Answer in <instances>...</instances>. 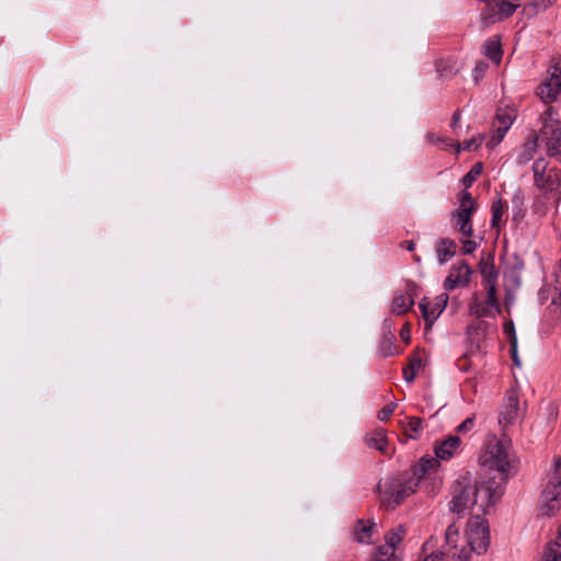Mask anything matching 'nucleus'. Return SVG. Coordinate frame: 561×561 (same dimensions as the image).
Segmentation results:
<instances>
[{"label":"nucleus","mask_w":561,"mask_h":561,"mask_svg":"<svg viewBox=\"0 0 561 561\" xmlns=\"http://www.w3.org/2000/svg\"><path fill=\"white\" fill-rule=\"evenodd\" d=\"M515 118H516V112L512 107L499 108L496 111V114H495V117L493 121L494 134L488 142L489 147H494L503 140L505 134L511 128Z\"/></svg>","instance_id":"obj_11"},{"label":"nucleus","mask_w":561,"mask_h":561,"mask_svg":"<svg viewBox=\"0 0 561 561\" xmlns=\"http://www.w3.org/2000/svg\"><path fill=\"white\" fill-rule=\"evenodd\" d=\"M534 184L542 193L550 194L553 204L561 202V169L549 167V161L538 158L533 163Z\"/></svg>","instance_id":"obj_4"},{"label":"nucleus","mask_w":561,"mask_h":561,"mask_svg":"<svg viewBox=\"0 0 561 561\" xmlns=\"http://www.w3.org/2000/svg\"><path fill=\"white\" fill-rule=\"evenodd\" d=\"M436 71L442 78H453L459 71L457 64L455 60L448 59H439L435 64Z\"/></svg>","instance_id":"obj_27"},{"label":"nucleus","mask_w":561,"mask_h":561,"mask_svg":"<svg viewBox=\"0 0 561 561\" xmlns=\"http://www.w3.org/2000/svg\"><path fill=\"white\" fill-rule=\"evenodd\" d=\"M440 480L437 479V478H433V482H432V489L428 490V492H435L436 489H438L440 486Z\"/></svg>","instance_id":"obj_51"},{"label":"nucleus","mask_w":561,"mask_h":561,"mask_svg":"<svg viewBox=\"0 0 561 561\" xmlns=\"http://www.w3.org/2000/svg\"><path fill=\"white\" fill-rule=\"evenodd\" d=\"M512 219L514 222H520L526 216L525 194L522 188H517L512 196Z\"/></svg>","instance_id":"obj_23"},{"label":"nucleus","mask_w":561,"mask_h":561,"mask_svg":"<svg viewBox=\"0 0 561 561\" xmlns=\"http://www.w3.org/2000/svg\"><path fill=\"white\" fill-rule=\"evenodd\" d=\"M401 247L404 248L405 250L412 252L415 249V243L412 240H405L401 243Z\"/></svg>","instance_id":"obj_50"},{"label":"nucleus","mask_w":561,"mask_h":561,"mask_svg":"<svg viewBox=\"0 0 561 561\" xmlns=\"http://www.w3.org/2000/svg\"><path fill=\"white\" fill-rule=\"evenodd\" d=\"M397 408L396 402H391L385 405L381 410L378 411L377 417L379 421L385 422L390 419Z\"/></svg>","instance_id":"obj_43"},{"label":"nucleus","mask_w":561,"mask_h":561,"mask_svg":"<svg viewBox=\"0 0 561 561\" xmlns=\"http://www.w3.org/2000/svg\"><path fill=\"white\" fill-rule=\"evenodd\" d=\"M426 139L433 145H445L447 147H455V142L448 137H440L434 133H427Z\"/></svg>","instance_id":"obj_41"},{"label":"nucleus","mask_w":561,"mask_h":561,"mask_svg":"<svg viewBox=\"0 0 561 561\" xmlns=\"http://www.w3.org/2000/svg\"><path fill=\"white\" fill-rule=\"evenodd\" d=\"M519 399L515 390H508L499 413V424L506 428L512 425L518 416Z\"/></svg>","instance_id":"obj_15"},{"label":"nucleus","mask_w":561,"mask_h":561,"mask_svg":"<svg viewBox=\"0 0 561 561\" xmlns=\"http://www.w3.org/2000/svg\"><path fill=\"white\" fill-rule=\"evenodd\" d=\"M422 427H423V419H421L419 416L409 417L407 435L410 438H415L416 434L422 430Z\"/></svg>","instance_id":"obj_39"},{"label":"nucleus","mask_w":561,"mask_h":561,"mask_svg":"<svg viewBox=\"0 0 561 561\" xmlns=\"http://www.w3.org/2000/svg\"><path fill=\"white\" fill-rule=\"evenodd\" d=\"M470 556L465 548L458 550L456 546H453L449 550H446V556L443 561H469Z\"/></svg>","instance_id":"obj_36"},{"label":"nucleus","mask_w":561,"mask_h":561,"mask_svg":"<svg viewBox=\"0 0 561 561\" xmlns=\"http://www.w3.org/2000/svg\"><path fill=\"white\" fill-rule=\"evenodd\" d=\"M456 535H457V529L455 528V526L454 525L448 526V528L446 529V534H445L446 546L448 547L447 550L453 548L451 547L453 536H456Z\"/></svg>","instance_id":"obj_47"},{"label":"nucleus","mask_w":561,"mask_h":561,"mask_svg":"<svg viewBox=\"0 0 561 561\" xmlns=\"http://www.w3.org/2000/svg\"><path fill=\"white\" fill-rule=\"evenodd\" d=\"M503 329H504V333L507 335V337L510 340L512 358L516 365H519V362L517 358V336H516L515 327H514L513 321H506L504 323Z\"/></svg>","instance_id":"obj_29"},{"label":"nucleus","mask_w":561,"mask_h":561,"mask_svg":"<svg viewBox=\"0 0 561 561\" xmlns=\"http://www.w3.org/2000/svg\"><path fill=\"white\" fill-rule=\"evenodd\" d=\"M419 480L411 478L409 472H403L380 481L377 490L380 496L381 506L386 510H394L407 497L415 493Z\"/></svg>","instance_id":"obj_2"},{"label":"nucleus","mask_w":561,"mask_h":561,"mask_svg":"<svg viewBox=\"0 0 561 561\" xmlns=\"http://www.w3.org/2000/svg\"><path fill=\"white\" fill-rule=\"evenodd\" d=\"M432 540H427L422 546V553L424 558L421 561H443L446 556V550L430 551L432 549Z\"/></svg>","instance_id":"obj_33"},{"label":"nucleus","mask_w":561,"mask_h":561,"mask_svg":"<svg viewBox=\"0 0 561 561\" xmlns=\"http://www.w3.org/2000/svg\"><path fill=\"white\" fill-rule=\"evenodd\" d=\"M483 140L484 137L482 135H478L470 138L469 140L455 144L456 152L458 153L460 151H474L482 145Z\"/></svg>","instance_id":"obj_34"},{"label":"nucleus","mask_w":561,"mask_h":561,"mask_svg":"<svg viewBox=\"0 0 561 561\" xmlns=\"http://www.w3.org/2000/svg\"><path fill=\"white\" fill-rule=\"evenodd\" d=\"M557 115L553 107L545 111L538 137L547 154L561 163V122L557 118Z\"/></svg>","instance_id":"obj_5"},{"label":"nucleus","mask_w":561,"mask_h":561,"mask_svg":"<svg viewBox=\"0 0 561 561\" xmlns=\"http://www.w3.org/2000/svg\"><path fill=\"white\" fill-rule=\"evenodd\" d=\"M482 172V163L478 162L472 165L470 171L462 178V184L468 188L470 187L473 182L477 180V178Z\"/></svg>","instance_id":"obj_38"},{"label":"nucleus","mask_w":561,"mask_h":561,"mask_svg":"<svg viewBox=\"0 0 561 561\" xmlns=\"http://www.w3.org/2000/svg\"><path fill=\"white\" fill-rule=\"evenodd\" d=\"M374 528V523H365L362 519L358 520L353 531L354 540L359 543H370Z\"/></svg>","instance_id":"obj_25"},{"label":"nucleus","mask_w":561,"mask_h":561,"mask_svg":"<svg viewBox=\"0 0 561 561\" xmlns=\"http://www.w3.org/2000/svg\"><path fill=\"white\" fill-rule=\"evenodd\" d=\"M410 334H411L410 324H409V323H405V324L403 325V328L400 330V337H401L405 343H409V342H410Z\"/></svg>","instance_id":"obj_48"},{"label":"nucleus","mask_w":561,"mask_h":561,"mask_svg":"<svg viewBox=\"0 0 561 561\" xmlns=\"http://www.w3.org/2000/svg\"><path fill=\"white\" fill-rule=\"evenodd\" d=\"M472 270L469 264L465 261L459 264H454L447 277L444 280V288L446 290H454L458 287H466L471 280Z\"/></svg>","instance_id":"obj_14"},{"label":"nucleus","mask_w":561,"mask_h":561,"mask_svg":"<svg viewBox=\"0 0 561 561\" xmlns=\"http://www.w3.org/2000/svg\"><path fill=\"white\" fill-rule=\"evenodd\" d=\"M489 65L484 60H478L472 71V77L476 83H478L485 75Z\"/></svg>","instance_id":"obj_40"},{"label":"nucleus","mask_w":561,"mask_h":561,"mask_svg":"<svg viewBox=\"0 0 561 561\" xmlns=\"http://www.w3.org/2000/svg\"><path fill=\"white\" fill-rule=\"evenodd\" d=\"M460 445L461 440L458 436H449L435 445L436 458L445 461L451 459L459 451Z\"/></svg>","instance_id":"obj_18"},{"label":"nucleus","mask_w":561,"mask_h":561,"mask_svg":"<svg viewBox=\"0 0 561 561\" xmlns=\"http://www.w3.org/2000/svg\"><path fill=\"white\" fill-rule=\"evenodd\" d=\"M421 366L422 359L420 357L411 358L409 365L403 369L404 380L407 382H413Z\"/></svg>","instance_id":"obj_35"},{"label":"nucleus","mask_w":561,"mask_h":561,"mask_svg":"<svg viewBox=\"0 0 561 561\" xmlns=\"http://www.w3.org/2000/svg\"><path fill=\"white\" fill-rule=\"evenodd\" d=\"M466 538L471 552L478 556L486 552L490 547V529L481 515H474L468 520Z\"/></svg>","instance_id":"obj_7"},{"label":"nucleus","mask_w":561,"mask_h":561,"mask_svg":"<svg viewBox=\"0 0 561 561\" xmlns=\"http://www.w3.org/2000/svg\"><path fill=\"white\" fill-rule=\"evenodd\" d=\"M503 489L495 477L482 479L474 484L456 481L449 502V510L458 517L463 516L469 510H476V515L488 511L501 499Z\"/></svg>","instance_id":"obj_1"},{"label":"nucleus","mask_w":561,"mask_h":561,"mask_svg":"<svg viewBox=\"0 0 561 561\" xmlns=\"http://www.w3.org/2000/svg\"><path fill=\"white\" fill-rule=\"evenodd\" d=\"M481 274L483 277V286L485 290L489 291L491 287L496 289L497 272L494 265L491 264L482 266Z\"/></svg>","instance_id":"obj_32"},{"label":"nucleus","mask_w":561,"mask_h":561,"mask_svg":"<svg viewBox=\"0 0 561 561\" xmlns=\"http://www.w3.org/2000/svg\"><path fill=\"white\" fill-rule=\"evenodd\" d=\"M414 305L413 296L410 293H396L391 302V312L396 316L407 313Z\"/></svg>","instance_id":"obj_20"},{"label":"nucleus","mask_w":561,"mask_h":561,"mask_svg":"<svg viewBox=\"0 0 561 561\" xmlns=\"http://www.w3.org/2000/svg\"><path fill=\"white\" fill-rule=\"evenodd\" d=\"M460 117H461V113L459 110L455 111L454 114H453V118H451V124H450V127L453 129H455L460 121Z\"/></svg>","instance_id":"obj_49"},{"label":"nucleus","mask_w":561,"mask_h":561,"mask_svg":"<svg viewBox=\"0 0 561 561\" xmlns=\"http://www.w3.org/2000/svg\"><path fill=\"white\" fill-rule=\"evenodd\" d=\"M437 261L440 265L450 261L457 252V243L450 238H439L434 244Z\"/></svg>","instance_id":"obj_17"},{"label":"nucleus","mask_w":561,"mask_h":561,"mask_svg":"<svg viewBox=\"0 0 561 561\" xmlns=\"http://www.w3.org/2000/svg\"><path fill=\"white\" fill-rule=\"evenodd\" d=\"M554 479L557 483L549 482L542 491V499L546 501L547 514L550 515L552 512L560 506L561 503V457L554 463Z\"/></svg>","instance_id":"obj_12"},{"label":"nucleus","mask_w":561,"mask_h":561,"mask_svg":"<svg viewBox=\"0 0 561 561\" xmlns=\"http://www.w3.org/2000/svg\"><path fill=\"white\" fill-rule=\"evenodd\" d=\"M458 201L459 206L451 213L450 222L462 237L470 238L473 234L472 215L477 204L468 191H461Z\"/></svg>","instance_id":"obj_6"},{"label":"nucleus","mask_w":561,"mask_h":561,"mask_svg":"<svg viewBox=\"0 0 561 561\" xmlns=\"http://www.w3.org/2000/svg\"><path fill=\"white\" fill-rule=\"evenodd\" d=\"M369 561H403L390 547L379 546L375 549Z\"/></svg>","instance_id":"obj_30"},{"label":"nucleus","mask_w":561,"mask_h":561,"mask_svg":"<svg viewBox=\"0 0 561 561\" xmlns=\"http://www.w3.org/2000/svg\"><path fill=\"white\" fill-rule=\"evenodd\" d=\"M461 244H462L461 251L463 254H472L478 247L477 242L473 240H470L469 238L461 240Z\"/></svg>","instance_id":"obj_46"},{"label":"nucleus","mask_w":561,"mask_h":561,"mask_svg":"<svg viewBox=\"0 0 561 561\" xmlns=\"http://www.w3.org/2000/svg\"><path fill=\"white\" fill-rule=\"evenodd\" d=\"M473 426H474V416H469L457 426V432L463 434V433L471 431L473 428Z\"/></svg>","instance_id":"obj_45"},{"label":"nucleus","mask_w":561,"mask_h":561,"mask_svg":"<svg viewBox=\"0 0 561 561\" xmlns=\"http://www.w3.org/2000/svg\"><path fill=\"white\" fill-rule=\"evenodd\" d=\"M477 353H474L473 351L470 352V354H465L462 358H459L458 362H457V366L459 368V370L461 371H468L470 369V366L468 364V358L470 357H474V356H480L481 355V351H480V346L478 345L477 346Z\"/></svg>","instance_id":"obj_42"},{"label":"nucleus","mask_w":561,"mask_h":561,"mask_svg":"<svg viewBox=\"0 0 561 561\" xmlns=\"http://www.w3.org/2000/svg\"><path fill=\"white\" fill-rule=\"evenodd\" d=\"M469 313L477 318H495L501 312V306L496 297V289L491 287L486 291V298L481 300L478 294H474L468 305Z\"/></svg>","instance_id":"obj_9"},{"label":"nucleus","mask_w":561,"mask_h":561,"mask_svg":"<svg viewBox=\"0 0 561 561\" xmlns=\"http://www.w3.org/2000/svg\"><path fill=\"white\" fill-rule=\"evenodd\" d=\"M481 462L485 468L495 470L500 473V481H496L501 483V488L503 489V484L507 481L511 469L508 444L495 436L490 437L486 440L484 451L481 455Z\"/></svg>","instance_id":"obj_3"},{"label":"nucleus","mask_w":561,"mask_h":561,"mask_svg":"<svg viewBox=\"0 0 561 561\" xmlns=\"http://www.w3.org/2000/svg\"><path fill=\"white\" fill-rule=\"evenodd\" d=\"M552 203L553 198L550 194L540 192V194L534 198L531 204V213L541 218L546 216Z\"/></svg>","instance_id":"obj_26"},{"label":"nucleus","mask_w":561,"mask_h":561,"mask_svg":"<svg viewBox=\"0 0 561 561\" xmlns=\"http://www.w3.org/2000/svg\"><path fill=\"white\" fill-rule=\"evenodd\" d=\"M405 533L407 531L402 525H399L396 529L388 531L385 536L386 543L382 545V547H390L391 551L396 552V548L403 540Z\"/></svg>","instance_id":"obj_28"},{"label":"nucleus","mask_w":561,"mask_h":561,"mask_svg":"<svg viewBox=\"0 0 561 561\" xmlns=\"http://www.w3.org/2000/svg\"><path fill=\"white\" fill-rule=\"evenodd\" d=\"M519 7L515 2H486L481 12L483 25H492L511 16Z\"/></svg>","instance_id":"obj_10"},{"label":"nucleus","mask_w":561,"mask_h":561,"mask_svg":"<svg viewBox=\"0 0 561 561\" xmlns=\"http://www.w3.org/2000/svg\"><path fill=\"white\" fill-rule=\"evenodd\" d=\"M483 54L495 65H500L503 57L500 36H492L484 42Z\"/></svg>","instance_id":"obj_21"},{"label":"nucleus","mask_w":561,"mask_h":561,"mask_svg":"<svg viewBox=\"0 0 561 561\" xmlns=\"http://www.w3.org/2000/svg\"><path fill=\"white\" fill-rule=\"evenodd\" d=\"M379 352L383 357H389L397 354V347L394 345V335L391 331L390 325L387 327L385 321V331L379 342Z\"/></svg>","instance_id":"obj_24"},{"label":"nucleus","mask_w":561,"mask_h":561,"mask_svg":"<svg viewBox=\"0 0 561 561\" xmlns=\"http://www.w3.org/2000/svg\"><path fill=\"white\" fill-rule=\"evenodd\" d=\"M548 73V78L537 87L536 91L537 95L546 104L553 103L561 94V56L552 60Z\"/></svg>","instance_id":"obj_8"},{"label":"nucleus","mask_w":561,"mask_h":561,"mask_svg":"<svg viewBox=\"0 0 561 561\" xmlns=\"http://www.w3.org/2000/svg\"><path fill=\"white\" fill-rule=\"evenodd\" d=\"M507 210V205L501 198L494 201L491 206V226L499 227L502 222V218Z\"/></svg>","instance_id":"obj_31"},{"label":"nucleus","mask_w":561,"mask_h":561,"mask_svg":"<svg viewBox=\"0 0 561 561\" xmlns=\"http://www.w3.org/2000/svg\"><path fill=\"white\" fill-rule=\"evenodd\" d=\"M367 446L375 448L383 454L387 453L388 437L383 428H377L365 436Z\"/></svg>","instance_id":"obj_22"},{"label":"nucleus","mask_w":561,"mask_h":561,"mask_svg":"<svg viewBox=\"0 0 561 561\" xmlns=\"http://www.w3.org/2000/svg\"><path fill=\"white\" fill-rule=\"evenodd\" d=\"M542 2H528L524 8H523V14L527 15L528 18H531L534 15H536L539 11V8H540V4Z\"/></svg>","instance_id":"obj_44"},{"label":"nucleus","mask_w":561,"mask_h":561,"mask_svg":"<svg viewBox=\"0 0 561 561\" xmlns=\"http://www.w3.org/2000/svg\"><path fill=\"white\" fill-rule=\"evenodd\" d=\"M448 301L447 294H442L437 296L433 301L428 298L424 297L420 304V310L422 312V317L425 321L426 329L431 330L434 322L440 316V313L445 310Z\"/></svg>","instance_id":"obj_13"},{"label":"nucleus","mask_w":561,"mask_h":561,"mask_svg":"<svg viewBox=\"0 0 561 561\" xmlns=\"http://www.w3.org/2000/svg\"><path fill=\"white\" fill-rule=\"evenodd\" d=\"M548 310L553 319H561V291L554 290Z\"/></svg>","instance_id":"obj_37"},{"label":"nucleus","mask_w":561,"mask_h":561,"mask_svg":"<svg viewBox=\"0 0 561 561\" xmlns=\"http://www.w3.org/2000/svg\"><path fill=\"white\" fill-rule=\"evenodd\" d=\"M539 142L540 140L538 137V133L533 131L523 144L520 151L517 156L516 161L519 165L526 164L530 160H533L537 152Z\"/></svg>","instance_id":"obj_19"},{"label":"nucleus","mask_w":561,"mask_h":561,"mask_svg":"<svg viewBox=\"0 0 561 561\" xmlns=\"http://www.w3.org/2000/svg\"><path fill=\"white\" fill-rule=\"evenodd\" d=\"M439 467V462L437 458L433 457H422L416 465L411 468V471H408L411 478H416L419 480V485L431 479V474L435 473L437 468Z\"/></svg>","instance_id":"obj_16"}]
</instances>
